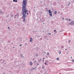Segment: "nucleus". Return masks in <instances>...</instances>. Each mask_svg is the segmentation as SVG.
Returning <instances> with one entry per match:
<instances>
[{"instance_id":"obj_1","label":"nucleus","mask_w":74,"mask_h":74,"mask_svg":"<svg viewBox=\"0 0 74 74\" xmlns=\"http://www.w3.org/2000/svg\"><path fill=\"white\" fill-rule=\"evenodd\" d=\"M22 14L23 15V22H25V18H26V12H28V10L27 9H22Z\"/></svg>"},{"instance_id":"obj_2","label":"nucleus","mask_w":74,"mask_h":74,"mask_svg":"<svg viewBox=\"0 0 74 74\" xmlns=\"http://www.w3.org/2000/svg\"><path fill=\"white\" fill-rule=\"evenodd\" d=\"M27 4V0H24L23 1L22 3V10L26 9V4Z\"/></svg>"},{"instance_id":"obj_3","label":"nucleus","mask_w":74,"mask_h":74,"mask_svg":"<svg viewBox=\"0 0 74 74\" xmlns=\"http://www.w3.org/2000/svg\"><path fill=\"white\" fill-rule=\"evenodd\" d=\"M49 15H50L51 16H52V12H51L50 10H49Z\"/></svg>"},{"instance_id":"obj_4","label":"nucleus","mask_w":74,"mask_h":74,"mask_svg":"<svg viewBox=\"0 0 74 74\" xmlns=\"http://www.w3.org/2000/svg\"><path fill=\"white\" fill-rule=\"evenodd\" d=\"M29 64L30 66H32L33 65V62L32 61H30L29 62Z\"/></svg>"},{"instance_id":"obj_5","label":"nucleus","mask_w":74,"mask_h":74,"mask_svg":"<svg viewBox=\"0 0 74 74\" xmlns=\"http://www.w3.org/2000/svg\"><path fill=\"white\" fill-rule=\"evenodd\" d=\"M16 16L17 18H18V17H19V14L18 13H17L16 14Z\"/></svg>"},{"instance_id":"obj_6","label":"nucleus","mask_w":74,"mask_h":74,"mask_svg":"<svg viewBox=\"0 0 74 74\" xmlns=\"http://www.w3.org/2000/svg\"><path fill=\"white\" fill-rule=\"evenodd\" d=\"M71 23H72L73 25H74V22L73 21H72Z\"/></svg>"},{"instance_id":"obj_7","label":"nucleus","mask_w":74,"mask_h":74,"mask_svg":"<svg viewBox=\"0 0 74 74\" xmlns=\"http://www.w3.org/2000/svg\"><path fill=\"white\" fill-rule=\"evenodd\" d=\"M32 41H33L32 40V38H30V42H32Z\"/></svg>"},{"instance_id":"obj_8","label":"nucleus","mask_w":74,"mask_h":74,"mask_svg":"<svg viewBox=\"0 0 74 74\" xmlns=\"http://www.w3.org/2000/svg\"><path fill=\"white\" fill-rule=\"evenodd\" d=\"M41 59H40L38 60V62H41Z\"/></svg>"},{"instance_id":"obj_9","label":"nucleus","mask_w":74,"mask_h":74,"mask_svg":"<svg viewBox=\"0 0 74 74\" xmlns=\"http://www.w3.org/2000/svg\"><path fill=\"white\" fill-rule=\"evenodd\" d=\"M54 14H56V13H57V11H55L54 12Z\"/></svg>"},{"instance_id":"obj_10","label":"nucleus","mask_w":74,"mask_h":74,"mask_svg":"<svg viewBox=\"0 0 74 74\" xmlns=\"http://www.w3.org/2000/svg\"><path fill=\"white\" fill-rule=\"evenodd\" d=\"M42 20H44L43 21H45V20H44V19H45V18H42Z\"/></svg>"},{"instance_id":"obj_11","label":"nucleus","mask_w":74,"mask_h":74,"mask_svg":"<svg viewBox=\"0 0 74 74\" xmlns=\"http://www.w3.org/2000/svg\"><path fill=\"white\" fill-rule=\"evenodd\" d=\"M61 53H62V51H59V54L60 55V54H61Z\"/></svg>"},{"instance_id":"obj_12","label":"nucleus","mask_w":74,"mask_h":74,"mask_svg":"<svg viewBox=\"0 0 74 74\" xmlns=\"http://www.w3.org/2000/svg\"><path fill=\"white\" fill-rule=\"evenodd\" d=\"M61 48L62 49V48H64V47L63 46H61Z\"/></svg>"},{"instance_id":"obj_13","label":"nucleus","mask_w":74,"mask_h":74,"mask_svg":"<svg viewBox=\"0 0 74 74\" xmlns=\"http://www.w3.org/2000/svg\"><path fill=\"white\" fill-rule=\"evenodd\" d=\"M21 58H22V57H23V54H21Z\"/></svg>"},{"instance_id":"obj_14","label":"nucleus","mask_w":74,"mask_h":74,"mask_svg":"<svg viewBox=\"0 0 74 74\" xmlns=\"http://www.w3.org/2000/svg\"><path fill=\"white\" fill-rule=\"evenodd\" d=\"M57 60H59V58H57Z\"/></svg>"},{"instance_id":"obj_15","label":"nucleus","mask_w":74,"mask_h":74,"mask_svg":"<svg viewBox=\"0 0 74 74\" xmlns=\"http://www.w3.org/2000/svg\"><path fill=\"white\" fill-rule=\"evenodd\" d=\"M8 16H9V14H8L7 16H6V17H7V18H8Z\"/></svg>"},{"instance_id":"obj_16","label":"nucleus","mask_w":74,"mask_h":74,"mask_svg":"<svg viewBox=\"0 0 74 74\" xmlns=\"http://www.w3.org/2000/svg\"><path fill=\"white\" fill-rule=\"evenodd\" d=\"M49 53L48 52L47 54V56H48V55H49Z\"/></svg>"},{"instance_id":"obj_17","label":"nucleus","mask_w":74,"mask_h":74,"mask_svg":"<svg viewBox=\"0 0 74 74\" xmlns=\"http://www.w3.org/2000/svg\"><path fill=\"white\" fill-rule=\"evenodd\" d=\"M70 4V2H69V3L68 5V6Z\"/></svg>"},{"instance_id":"obj_18","label":"nucleus","mask_w":74,"mask_h":74,"mask_svg":"<svg viewBox=\"0 0 74 74\" xmlns=\"http://www.w3.org/2000/svg\"><path fill=\"white\" fill-rule=\"evenodd\" d=\"M68 42H71V41L70 40H69L68 41Z\"/></svg>"},{"instance_id":"obj_19","label":"nucleus","mask_w":74,"mask_h":74,"mask_svg":"<svg viewBox=\"0 0 74 74\" xmlns=\"http://www.w3.org/2000/svg\"><path fill=\"white\" fill-rule=\"evenodd\" d=\"M40 40H42V38H40Z\"/></svg>"},{"instance_id":"obj_20","label":"nucleus","mask_w":74,"mask_h":74,"mask_svg":"<svg viewBox=\"0 0 74 74\" xmlns=\"http://www.w3.org/2000/svg\"><path fill=\"white\" fill-rule=\"evenodd\" d=\"M72 62H74V60H72Z\"/></svg>"},{"instance_id":"obj_21","label":"nucleus","mask_w":74,"mask_h":74,"mask_svg":"<svg viewBox=\"0 0 74 74\" xmlns=\"http://www.w3.org/2000/svg\"><path fill=\"white\" fill-rule=\"evenodd\" d=\"M46 62H48V60H46Z\"/></svg>"},{"instance_id":"obj_22","label":"nucleus","mask_w":74,"mask_h":74,"mask_svg":"<svg viewBox=\"0 0 74 74\" xmlns=\"http://www.w3.org/2000/svg\"><path fill=\"white\" fill-rule=\"evenodd\" d=\"M17 1V0H15V2H16V3Z\"/></svg>"},{"instance_id":"obj_23","label":"nucleus","mask_w":74,"mask_h":74,"mask_svg":"<svg viewBox=\"0 0 74 74\" xmlns=\"http://www.w3.org/2000/svg\"><path fill=\"white\" fill-rule=\"evenodd\" d=\"M54 4L55 5H56V3H55V2L54 3Z\"/></svg>"},{"instance_id":"obj_24","label":"nucleus","mask_w":74,"mask_h":74,"mask_svg":"<svg viewBox=\"0 0 74 74\" xmlns=\"http://www.w3.org/2000/svg\"><path fill=\"white\" fill-rule=\"evenodd\" d=\"M69 21H71V19H69Z\"/></svg>"},{"instance_id":"obj_25","label":"nucleus","mask_w":74,"mask_h":74,"mask_svg":"<svg viewBox=\"0 0 74 74\" xmlns=\"http://www.w3.org/2000/svg\"><path fill=\"white\" fill-rule=\"evenodd\" d=\"M56 30H54V32H56Z\"/></svg>"},{"instance_id":"obj_26","label":"nucleus","mask_w":74,"mask_h":74,"mask_svg":"<svg viewBox=\"0 0 74 74\" xmlns=\"http://www.w3.org/2000/svg\"><path fill=\"white\" fill-rule=\"evenodd\" d=\"M13 2H15V0H13Z\"/></svg>"},{"instance_id":"obj_27","label":"nucleus","mask_w":74,"mask_h":74,"mask_svg":"<svg viewBox=\"0 0 74 74\" xmlns=\"http://www.w3.org/2000/svg\"><path fill=\"white\" fill-rule=\"evenodd\" d=\"M48 34L49 35H51V34L50 33H49Z\"/></svg>"},{"instance_id":"obj_28","label":"nucleus","mask_w":74,"mask_h":74,"mask_svg":"<svg viewBox=\"0 0 74 74\" xmlns=\"http://www.w3.org/2000/svg\"><path fill=\"white\" fill-rule=\"evenodd\" d=\"M41 22H44V21H43L42 20H41Z\"/></svg>"},{"instance_id":"obj_29","label":"nucleus","mask_w":74,"mask_h":74,"mask_svg":"<svg viewBox=\"0 0 74 74\" xmlns=\"http://www.w3.org/2000/svg\"><path fill=\"white\" fill-rule=\"evenodd\" d=\"M36 62V60L34 62V63H35Z\"/></svg>"},{"instance_id":"obj_30","label":"nucleus","mask_w":74,"mask_h":74,"mask_svg":"<svg viewBox=\"0 0 74 74\" xmlns=\"http://www.w3.org/2000/svg\"><path fill=\"white\" fill-rule=\"evenodd\" d=\"M27 15H28V13H27Z\"/></svg>"},{"instance_id":"obj_31","label":"nucleus","mask_w":74,"mask_h":74,"mask_svg":"<svg viewBox=\"0 0 74 74\" xmlns=\"http://www.w3.org/2000/svg\"><path fill=\"white\" fill-rule=\"evenodd\" d=\"M8 29H10V27H8Z\"/></svg>"},{"instance_id":"obj_32","label":"nucleus","mask_w":74,"mask_h":74,"mask_svg":"<svg viewBox=\"0 0 74 74\" xmlns=\"http://www.w3.org/2000/svg\"><path fill=\"white\" fill-rule=\"evenodd\" d=\"M22 45H20L19 46L21 47V46H22Z\"/></svg>"},{"instance_id":"obj_33","label":"nucleus","mask_w":74,"mask_h":74,"mask_svg":"<svg viewBox=\"0 0 74 74\" xmlns=\"http://www.w3.org/2000/svg\"><path fill=\"white\" fill-rule=\"evenodd\" d=\"M33 60H35V59H34V58H33Z\"/></svg>"},{"instance_id":"obj_34","label":"nucleus","mask_w":74,"mask_h":74,"mask_svg":"<svg viewBox=\"0 0 74 74\" xmlns=\"http://www.w3.org/2000/svg\"><path fill=\"white\" fill-rule=\"evenodd\" d=\"M3 62H5V60H3Z\"/></svg>"},{"instance_id":"obj_35","label":"nucleus","mask_w":74,"mask_h":74,"mask_svg":"<svg viewBox=\"0 0 74 74\" xmlns=\"http://www.w3.org/2000/svg\"><path fill=\"white\" fill-rule=\"evenodd\" d=\"M71 59H72V56L71 57Z\"/></svg>"},{"instance_id":"obj_36","label":"nucleus","mask_w":74,"mask_h":74,"mask_svg":"<svg viewBox=\"0 0 74 74\" xmlns=\"http://www.w3.org/2000/svg\"><path fill=\"white\" fill-rule=\"evenodd\" d=\"M44 66H42V68L44 69Z\"/></svg>"},{"instance_id":"obj_37","label":"nucleus","mask_w":74,"mask_h":74,"mask_svg":"<svg viewBox=\"0 0 74 74\" xmlns=\"http://www.w3.org/2000/svg\"><path fill=\"white\" fill-rule=\"evenodd\" d=\"M3 13V12H1V13L0 14H2Z\"/></svg>"},{"instance_id":"obj_38","label":"nucleus","mask_w":74,"mask_h":74,"mask_svg":"<svg viewBox=\"0 0 74 74\" xmlns=\"http://www.w3.org/2000/svg\"><path fill=\"white\" fill-rule=\"evenodd\" d=\"M11 44H12H12H13V42H12Z\"/></svg>"},{"instance_id":"obj_39","label":"nucleus","mask_w":74,"mask_h":74,"mask_svg":"<svg viewBox=\"0 0 74 74\" xmlns=\"http://www.w3.org/2000/svg\"><path fill=\"white\" fill-rule=\"evenodd\" d=\"M8 42H10V41H8Z\"/></svg>"},{"instance_id":"obj_40","label":"nucleus","mask_w":74,"mask_h":74,"mask_svg":"<svg viewBox=\"0 0 74 74\" xmlns=\"http://www.w3.org/2000/svg\"><path fill=\"white\" fill-rule=\"evenodd\" d=\"M45 64H47V63H45Z\"/></svg>"},{"instance_id":"obj_41","label":"nucleus","mask_w":74,"mask_h":74,"mask_svg":"<svg viewBox=\"0 0 74 74\" xmlns=\"http://www.w3.org/2000/svg\"><path fill=\"white\" fill-rule=\"evenodd\" d=\"M11 16H12V17H13V16L12 15Z\"/></svg>"},{"instance_id":"obj_42","label":"nucleus","mask_w":74,"mask_h":74,"mask_svg":"<svg viewBox=\"0 0 74 74\" xmlns=\"http://www.w3.org/2000/svg\"><path fill=\"white\" fill-rule=\"evenodd\" d=\"M16 18V17L15 16V17H14V18L15 19Z\"/></svg>"},{"instance_id":"obj_43","label":"nucleus","mask_w":74,"mask_h":74,"mask_svg":"<svg viewBox=\"0 0 74 74\" xmlns=\"http://www.w3.org/2000/svg\"><path fill=\"white\" fill-rule=\"evenodd\" d=\"M68 19H68V18L66 19V20H68Z\"/></svg>"},{"instance_id":"obj_44","label":"nucleus","mask_w":74,"mask_h":74,"mask_svg":"<svg viewBox=\"0 0 74 74\" xmlns=\"http://www.w3.org/2000/svg\"><path fill=\"white\" fill-rule=\"evenodd\" d=\"M37 31H35V32H34L35 33V32H37Z\"/></svg>"},{"instance_id":"obj_45","label":"nucleus","mask_w":74,"mask_h":74,"mask_svg":"<svg viewBox=\"0 0 74 74\" xmlns=\"http://www.w3.org/2000/svg\"><path fill=\"white\" fill-rule=\"evenodd\" d=\"M62 19L63 20L64 19V18H62Z\"/></svg>"},{"instance_id":"obj_46","label":"nucleus","mask_w":74,"mask_h":74,"mask_svg":"<svg viewBox=\"0 0 74 74\" xmlns=\"http://www.w3.org/2000/svg\"><path fill=\"white\" fill-rule=\"evenodd\" d=\"M65 51H67V49H65Z\"/></svg>"},{"instance_id":"obj_47","label":"nucleus","mask_w":74,"mask_h":74,"mask_svg":"<svg viewBox=\"0 0 74 74\" xmlns=\"http://www.w3.org/2000/svg\"><path fill=\"white\" fill-rule=\"evenodd\" d=\"M29 13L30 14V11H29Z\"/></svg>"},{"instance_id":"obj_48","label":"nucleus","mask_w":74,"mask_h":74,"mask_svg":"<svg viewBox=\"0 0 74 74\" xmlns=\"http://www.w3.org/2000/svg\"><path fill=\"white\" fill-rule=\"evenodd\" d=\"M44 53H46V52H44Z\"/></svg>"},{"instance_id":"obj_49","label":"nucleus","mask_w":74,"mask_h":74,"mask_svg":"<svg viewBox=\"0 0 74 74\" xmlns=\"http://www.w3.org/2000/svg\"><path fill=\"white\" fill-rule=\"evenodd\" d=\"M45 59V58H43V59Z\"/></svg>"},{"instance_id":"obj_50","label":"nucleus","mask_w":74,"mask_h":74,"mask_svg":"<svg viewBox=\"0 0 74 74\" xmlns=\"http://www.w3.org/2000/svg\"><path fill=\"white\" fill-rule=\"evenodd\" d=\"M15 16H16V15H15Z\"/></svg>"},{"instance_id":"obj_51","label":"nucleus","mask_w":74,"mask_h":74,"mask_svg":"<svg viewBox=\"0 0 74 74\" xmlns=\"http://www.w3.org/2000/svg\"><path fill=\"white\" fill-rule=\"evenodd\" d=\"M38 37H40V36H38Z\"/></svg>"},{"instance_id":"obj_52","label":"nucleus","mask_w":74,"mask_h":74,"mask_svg":"<svg viewBox=\"0 0 74 74\" xmlns=\"http://www.w3.org/2000/svg\"><path fill=\"white\" fill-rule=\"evenodd\" d=\"M37 65H39V64H37Z\"/></svg>"},{"instance_id":"obj_53","label":"nucleus","mask_w":74,"mask_h":74,"mask_svg":"<svg viewBox=\"0 0 74 74\" xmlns=\"http://www.w3.org/2000/svg\"><path fill=\"white\" fill-rule=\"evenodd\" d=\"M2 63H4V62H3H3H2Z\"/></svg>"},{"instance_id":"obj_54","label":"nucleus","mask_w":74,"mask_h":74,"mask_svg":"<svg viewBox=\"0 0 74 74\" xmlns=\"http://www.w3.org/2000/svg\"><path fill=\"white\" fill-rule=\"evenodd\" d=\"M2 63H4V62H3H3H2Z\"/></svg>"},{"instance_id":"obj_55","label":"nucleus","mask_w":74,"mask_h":74,"mask_svg":"<svg viewBox=\"0 0 74 74\" xmlns=\"http://www.w3.org/2000/svg\"><path fill=\"white\" fill-rule=\"evenodd\" d=\"M3 74H5V73H3Z\"/></svg>"},{"instance_id":"obj_56","label":"nucleus","mask_w":74,"mask_h":74,"mask_svg":"<svg viewBox=\"0 0 74 74\" xmlns=\"http://www.w3.org/2000/svg\"><path fill=\"white\" fill-rule=\"evenodd\" d=\"M42 61L43 62H44V60H43Z\"/></svg>"},{"instance_id":"obj_57","label":"nucleus","mask_w":74,"mask_h":74,"mask_svg":"<svg viewBox=\"0 0 74 74\" xmlns=\"http://www.w3.org/2000/svg\"><path fill=\"white\" fill-rule=\"evenodd\" d=\"M69 48H71V47H69Z\"/></svg>"},{"instance_id":"obj_58","label":"nucleus","mask_w":74,"mask_h":74,"mask_svg":"<svg viewBox=\"0 0 74 74\" xmlns=\"http://www.w3.org/2000/svg\"><path fill=\"white\" fill-rule=\"evenodd\" d=\"M11 18H10V20H9L10 21V20H11Z\"/></svg>"},{"instance_id":"obj_59","label":"nucleus","mask_w":74,"mask_h":74,"mask_svg":"<svg viewBox=\"0 0 74 74\" xmlns=\"http://www.w3.org/2000/svg\"><path fill=\"white\" fill-rule=\"evenodd\" d=\"M13 48H14V47H13Z\"/></svg>"},{"instance_id":"obj_60","label":"nucleus","mask_w":74,"mask_h":74,"mask_svg":"<svg viewBox=\"0 0 74 74\" xmlns=\"http://www.w3.org/2000/svg\"><path fill=\"white\" fill-rule=\"evenodd\" d=\"M49 40L48 39H47V40Z\"/></svg>"},{"instance_id":"obj_61","label":"nucleus","mask_w":74,"mask_h":74,"mask_svg":"<svg viewBox=\"0 0 74 74\" xmlns=\"http://www.w3.org/2000/svg\"><path fill=\"white\" fill-rule=\"evenodd\" d=\"M40 3H42V1H41Z\"/></svg>"},{"instance_id":"obj_62","label":"nucleus","mask_w":74,"mask_h":74,"mask_svg":"<svg viewBox=\"0 0 74 74\" xmlns=\"http://www.w3.org/2000/svg\"><path fill=\"white\" fill-rule=\"evenodd\" d=\"M1 68V69H3V68Z\"/></svg>"},{"instance_id":"obj_63","label":"nucleus","mask_w":74,"mask_h":74,"mask_svg":"<svg viewBox=\"0 0 74 74\" xmlns=\"http://www.w3.org/2000/svg\"><path fill=\"white\" fill-rule=\"evenodd\" d=\"M34 8H36V7H34Z\"/></svg>"},{"instance_id":"obj_64","label":"nucleus","mask_w":74,"mask_h":74,"mask_svg":"<svg viewBox=\"0 0 74 74\" xmlns=\"http://www.w3.org/2000/svg\"><path fill=\"white\" fill-rule=\"evenodd\" d=\"M1 13V12L0 11V14Z\"/></svg>"}]
</instances>
